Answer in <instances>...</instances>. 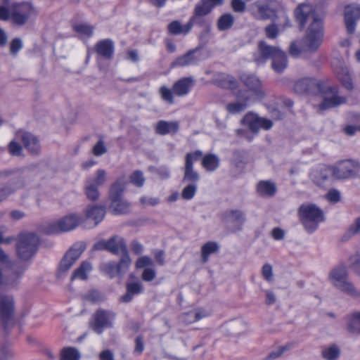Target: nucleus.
Here are the masks:
<instances>
[{
  "label": "nucleus",
  "mask_w": 360,
  "mask_h": 360,
  "mask_svg": "<svg viewBox=\"0 0 360 360\" xmlns=\"http://www.w3.org/2000/svg\"><path fill=\"white\" fill-rule=\"evenodd\" d=\"M196 190V184L190 183L183 189L181 196L185 200H190L194 196Z\"/></svg>",
  "instance_id": "52"
},
{
  "label": "nucleus",
  "mask_w": 360,
  "mask_h": 360,
  "mask_svg": "<svg viewBox=\"0 0 360 360\" xmlns=\"http://www.w3.org/2000/svg\"><path fill=\"white\" fill-rule=\"evenodd\" d=\"M124 184L121 181H115L110 189V210L115 214H124L129 212L130 203L122 197Z\"/></svg>",
  "instance_id": "5"
},
{
  "label": "nucleus",
  "mask_w": 360,
  "mask_h": 360,
  "mask_svg": "<svg viewBox=\"0 0 360 360\" xmlns=\"http://www.w3.org/2000/svg\"><path fill=\"white\" fill-rule=\"evenodd\" d=\"M302 224L308 232H313L319 223L323 221V212L315 205L303 204L298 210Z\"/></svg>",
  "instance_id": "3"
},
{
  "label": "nucleus",
  "mask_w": 360,
  "mask_h": 360,
  "mask_svg": "<svg viewBox=\"0 0 360 360\" xmlns=\"http://www.w3.org/2000/svg\"><path fill=\"white\" fill-rule=\"evenodd\" d=\"M224 219L228 223L241 225L245 220V214L239 210H229L224 213Z\"/></svg>",
  "instance_id": "32"
},
{
  "label": "nucleus",
  "mask_w": 360,
  "mask_h": 360,
  "mask_svg": "<svg viewBox=\"0 0 360 360\" xmlns=\"http://www.w3.org/2000/svg\"><path fill=\"white\" fill-rule=\"evenodd\" d=\"M84 250L85 245L82 243L73 245L61 260L59 271L60 272H65L69 270Z\"/></svg>",
  "instance_id": "14"
},
{
  "label": "nucleus",
  "mask_w": 360,
  "mask_h": 360,
  "mask_svg": "<svg viewBox=\"0 0 360 360\" xmlns=\"http://www.w3.org/2000/svg\"><path fill=\"white\" fill-rule=\"evenodd\" d=\"M159 93L161 96V98L165 102L172 104L174 102L173 91L165 86H162L159 89Z\"/></svg>",
  "instance_id": "49"
},
{
  "label": "nucleus",
  "mask_w": 360,
  "mask_h": 360,
  "mask_svg": "<svg viewBox=\"0 0 360 360\" xmlns=\"http://www.w3.org/2000/svg\"><path fill=\"white\" fill-rule=\"evenodd\" d=\"M22 43L20 38L13 39L10 44V52L13 55L22 49Z\"/></svg>",
  "instance_id": "59"
},
{
  "label": "nucleus",
  "mask_w": 360,
  "mask_h": 360,
  "mask_svg": "<svg viewBox=\"0 0 360 360\" xmlns=\"http://www.w3.org/2000/svg\"><path fill=\"white\" fill-rule=\"evenodd\" d=\"M39 240L33 233H23L19 235L17 244L18 256L24 259H29L36 252Z\"/></svg>",
  "instance_id": "7"
},
{
  "label": "nucleus",
  "mask_w": 360,
  "mask_h": 360,
  "mask_svg": "<svg viewBox=\"0 0 360 360\" xmlns=\"http://www.w3.org/2000/svg\"><path fill=\"white\" fill-rule=\"evenodd\" d=\"M234 17L231 13L222 14L217 22V26L219 31H225L231 29L234 24Z\"/></svg>",
  "instance_id": "37"
},
{
  "label": "nucleus",
  "mask_w": 360,
  "mask_h": 360,
  "mask_svg": "<svg viewBox=\"0 0 360 360\" xmlns=\"http://www.w3.org/2000/svg\"><path fill=\"white\" fill-rule=\"evenodd\" d=\"M117 266V263L114 262H109L102 264L101 266V270L109 277L114 278L116 276L120 275Z\"/></svg>",
  "instance_id": "44"
},
{
  "label": "nucleus",
  "mask_w": 360,
  "mask_h": 360,
  "mask_svg": "<svg viewBox=\"0 0 360 360\" xmlns=\"http://www.w3.org/2000/svg\"><path fill=\"white\" fill-rule=\"evenodd\" d=\"M257 189L261 195L273 196L276 191V185L269 181H262L259 182Z\"/></svg>",
  "instance_id": "38"
},
{
  "label": "nucleus",
  "mask_w": 360,
  "mask_h": 360,
  "mask_svg": "<svg viewBox=\"0 0 360 360\" xmlns=\"http://www.w3.org/2000/svg\"><path fill=\"white\" fill-rule=\"evenodd\" d=\"M105 214L103 206L95 205L86 210V217L95 221V226L103 220Z\"/></svg>",
  "instance_id": "35"
},
{
  "label": "nucleus",
  "mask_w": 360,
  "mask_h": 360,
  "mask_svg": "<svg viewBox=\"0 0 360 360\" xmlns=\"http://www.w3.org/2000/svg\"><path fill=\"white\" fill-rule=\"evenodd\" d=\"M115 316V314L112 311L98 309L93 316L90 326L95 333L100 335L104 328L112 326V320Z\"/></svg>",
  "instance_id": "12"
},
{
  "label": "nucleus",
  "mask_w": 360,
  "mask_h": 360,
  "mask_svg": "<svg viewBox=\"0 0 360 360\" xmlns=\"http://www.w3.org/2000/svg\"><path fill=\"white\" fill-rule=\"evenodd\" d=\"M24 185V178L21 175L17 176L15 181H12L9 183L0 184V202H3L9 195Z\"/></svg>",
  "instance_id": "19"
},
{
  "label": "nucleus",
  "mask_w": 360,
  "mask_h": 360,
  "mask_svg": "<svg viewBox=\"0 0 360 360\" xmlns=\"http://www.w3.org/2000/svg\"><path fill=\"white\" fill-rule=\"evenodd\" d=\"M259 56L255 58L257 63H262L265 60H272L271 67L277 73L282 72L288 65L286 54L279 48L267 44L261 41L258 44Z\"/></svg>",
  "instance_id": "1"
},
{
  "label": "nucleus",
  "mask_w": 360,
  "mask_h": 360,
  "mask_svg": "<svg viewBox=\"0 0 360 360\" xmlns=\"http://www.w3.org/2000/svg\"><path fill=\"white\" fill-rule=\"evenodd\" d=\"M37 14V8L32 1H23L11 4V22L15 25L24 26Z\"/></svg>",
  "instance_id": "2"
},
{
  "label": "nucleus",
  "mask_w": 360,
  "mask_h": 360,
  "mask_svg": "<svg viewBox=\"0 0 360 360\" xmlns=\"http://www.w3.org/2000/svg\"><path fill=\"white\" fill-rule=\"evenodd\" d=\"M129 179L130 182L137 187H142L145 182L143 173L138 170L131 174Z\"/></svg>",
  "instance_id": "53"
},
{
  "label": "nucleus",
  "mask_w": 360,
  "mask_h": 360,
  "mask_svg": "<svg viewBox=\"0 0 360 360\" xmlns=\"http://www.w3.org/2000/svg\"><path fill=\"white\" fill-rule=\"evenodd\" d=\"M192 30V21H189L182 25L179 20L172 21L167 25L168 32L173 35L186 34Z\"/></svg>",
  "instance_id": "26"
},
{
  "label": "nucleus",
  "mask_w": 360,
  "mask_h": 360,
  "mask_svg": "<svg viewBox=\"0 0 360 360\" xmlns=\"http://www.w3.org/2000/svg\"><path fill=\"white\" fill-rule=\"evenodd\" d=\"M323 35L324 28L322 18L309 22L303 38L306 49L311 52L316 51L323 42Z\"/></svg>",
  "instance_id": "4"
},
{
  "label": "nucleus",
  "mask_w": 360,
  "mask_h": 360,
  "mask_svg": "<svg viewBox=\"0 0 360 360\" xmlns=\"http://www.w3.org/2000/svg\"><path fill=\"white\" fill-rule=\"evenodd\" d=\"M319 91L323 94V101L319 105L321 110H325L335 108L340 105L345 104L347 102V98L340 96L338 89L336 86H320Z\"/></svg>",
  "instance_id": "9"
},
{
  "label": "nucleus",
  "mask_w": 360,
  "mask_h": 360,
  "mask_svg": "<svg viewBox=\"0 0 360 360\" xmlns=\"http://www.w3.org/2000/svg\"><path fill=\"white\" fill-rule=\"evenodd\" d=\"M80 359L79 352L74 347H65L62 349L60 360H79Z\"/></svg>",
  "instance_id": "43"
},
{
  "label": "nucleus",
  "mask_w": 360,
  "mask_h": 360,
  "mask_svg": "<svg viewBox=\"0 0 360 360\" xmlns=\"http://www.w3.org/2000/svg\"><path fill=\"white\" fill-rule=\"evenodd\" d=\"M193 85L194 79L192 77H183L174 84L172 91L177 96H184L188 94Z\"/></svg>",
  "instance_id": "22"
},
{
  "label": "nucleus",
  "mask_w": 360,
  "mask_h": 360,
  "mask_svg": "<svg viewBox=\"0 0 360 360\" xmlns=\"http://www.w3.org/2000/svg\"><path fill=\"white\" fill-rule=\"evenodd\" d=\"M243 121L250 130L254 133H257L261 128L268 130L273 126L271 120L258 117L253 113L247 114Z\"/></svg>",
  "instance_id": "15"
},
{
  "label": "nucleus",
  "mask_w": 360,
  "mask_h": 360,
  "mask_svg": "<svg viewBox=\"0 0 360 360\" xmlns=\"http://www.w3.org/2000/svg\"><path fill=\"white\" fill-rule=\"evenodd\" d=\"M322 357L326 360H336L340 355V349L335 345H331L323 349Z\"/></svg>",
  "instance_id": "42"
},
{
  "label": "nucleus",
  "mask_w": 360,
  "mask_h": 360,
  "mask_svg": "<svg viewBox=\"0 0 360 360\" xmlns=\"http://www.w3.org/2000/svg\"><path fill=\"white\" fill-rule=\"evenodd\" d=\"M143 290V287L140 282H127L126 283V292L120 297V301L124 303L131 302L134 296L141 293Z\"/></svg>",
  "instance_id": "23"
},
{
  "label": "nucleus",
  "mask_w": 360,
  "mask_h": 360,
  "mask_svg": "<svg viewBox=\"0 0 360 360\" xmlns=\"http://www.w3.org/2000/svg\"><path fill=\"white\" fill-rule=\"evenodd\" d=\"M347 271L345 266H338L330 273V278L333 284L342 292L350 295L356 294V289L352 283L347 281Z\"/></svg>",
  "instance_id": "8"
},
{
  "label": "nucleus",
  "mask_w": 360,
  "mask_h": 360,
  "mask_svg": "<svg viewBox=\"0 0 360 360\" xmlns=\"http://www.w3.org/2000/svg\"><path fill=\"white\" fill-rule=\"evenodd\" d=\"M214 7L206 0H200L194 8L193 15L190 20L193 22L197 20L198 15L205 16L210 14Z\"/></svg>",
  "instance_id": "30"
},
{
  "label": "nucleus",
  "mask_w": 360,
  "mask_h": 360,
  "mask_svg": "<svg viewBox=\"0 0 360 360\" xmlns=\"http://www.w3.org/2000/svg\"><path fill=\"white\" fill-rule=\"evenodd\" d=\"M221 85L224 88L235 89L237 82L233 77L227 76L221 81Z\"/></svg>",
  "instance_id": "63"
},
{
  "label": "nucleus",
  "mask_w": 360,
  "mask_h": 360,
  "mask_svg": "<svg viewBox=\"0 0 360 360\" xmlns=\"http://www.w3.org/2000/svg\"><path fill=\"white\" fill-rule=\"evenodd\" d=\"M94 249L97 250H105L114 255L122 254L128 250L124 238L118 236H114L108 240H101L97 242L94 244Z\"/></svg>",
  "instance_id": "13"
},
{
  "label": "nucleus",
  "mask_w": 360,
  "mask_h": 360,
  "mask_svg": "<svg viewBox=\"0 0 360 360\" xmlns=\"http://www.w3.org/2000/svg\"><path fill=\"white\" fill-rule=\"evenodd\" d=\"M153 264V262L150 257L147 256H143L139 257L136 262V267L138 269H141L147 266H151Z\"/></svg>",
  "instance_id": "62"
},
{
  "label": "nucleus",
  "mask_w": 360,
  "mask_h": 360,
  "mask_svg": "<svg viewBox=\"0 0 360 360\" xmlns=\"http://www.w3.org/2000/svg\"><path fill=\"white\" fill-rule=\"evenodd\" d=\"M321 84L313 78H304L297 81L294 84V91L302 94L307 92H315L320 89Z\"/></svg>",
  "instance_id": "18"
},
{
  "label": "nucleus",
  "mask_w": 360,
  "mask_h": 360,
  "mask_svg": "<svg viewBox=\"0 0 360 360\" xmlns=\"http://www.w3.org/2000/svg\"><path fill=\"white\" fill-rule=\"evenodd\" d=\"M208 316L209 313L207 311L200 309H196L184 314L181 319L185 323L191 324Z\"/></svg>",
  "instance_id": "29"
},
{
  "label": "nucleus",
  "mask_w": 360,
  "mask_h": 360,
  "mask_svg": "<svg viewBox=\"0 0 360 360\" xmlns=\"http://www.w3.org/2000/svg\"><path fill=\"white\" fill-rule=\"evenodd\" d=\"M241 80L248 88V90H246L245 91H248L250 93L249 95L250 98L252 94H259L261 82L257 77H256L255 75H244L241 77Z\"/></svg>",
  "instance_id": "24"
},
{
  "label": "nucleus",
  "mask_w": 360,
  "mask_h": 360,
  "mask_svg": "<svg viewBox=\"0 0 360 360\" xmlns=\"http://www.w3.org/2000/svg\"><path fill=\"white\" fill-rule=\"evenodd\" d=\"M197 51V49L188 51L183 56L178 57L172 65L184 67L195 63L198 60V58L195 56Z\"/></svg>",
  "instance_id": "27"
},
{
  "label": "nucleus",
  "mask_w": 360,
  "mask_h": 360,
  "mask_svg": "<svg viewBox=\"0 0 360 360\" xmlns=\"http://www.w3.org/2000/svg\"><path fill=\"white\" fill-rule=\"evenodd\" d=\"M17 141L15 139V140L12 141L8 144V151L9 153L14 156H19L21 155L22 151V146L17 143Z\"/></svg>",
  "instance_id": "56"
},
{
  "label": "nucleus",
  "mask_w": 360,
  "mask_h": 360,
  "mask_svg": "<svg viewBox=\"0 0 360 360\" xmlns=\"http://www.w3.org/2000/svg\"><path fill=\"white\" fill-rule=\"evenodd\" d=\"M202 165L206 170L213 172L219 167V159L214 154H207L202 160Z\"/></svg>",
  "instance_id": "36"
},
{
  "label": "nucleus",
  "mask_w": 360,
  "mask_h": 360,
  "mask_svg": "<svg viewBox=\"0 0 360 360\" xmlns=\"http://www.w3.org/2000/svg\"><path fill=\"white\" fill-rule=\"evenodd\" d=\"M91 269L92 266L90 262H83L81 265L73 271L71 280H86L88 278V273L91 271Z\"/></svg>",
  "instance_id": "34"
},
{
  "label": "nucleus",
  "mask_w": 360,
  "mask_h": 360,
  "mask_svg": "<svg viewBox=\"0 0 360 360\" xmlns=\"http://www.w3.org/2000/svg\"><path fill=\"white\" fill-rule=\"evenodd\" d=\"M303 51H307L303 44V47H300L296 41H292L289 47V53L293 57L299 56Z\"/></svg>",
  "instance_id": "58"
},
{
  "label": "nucleus",
  "mask_w": 360,
  "mask_h": 360,
  "mask_svg": "<svg viewBox=\"0 0 360 360\" xmlns=\"http://www.w3.org/2000/svg\"><path fill=\"white\" fill-rule=\"evenodd\" d=\"M347 331L353 335H360V311L354 313L347 324Z\"/></svg>",
  "instance_id": "39"
},
{
  "label": "nucleus",
  "mask_w": 360,
  "mask_h": 360,
  "mask_svg": "<svg viewBox=\"0 0 360 360\" xmlns=\"http://www.w3.org/2000/svg\"><path fill=\"white\" fill-rule=\"evenodd\" d=\"M0 20L4 21H11V4L8 8L0 6Z\"/></svg>",
  "instance_id": "60"
},
{
  "label": "nucleus",
  "mask_w": 360,
  "mask_h": 360,
  "mask_svg": "<svg viewBox=\"0 0 360 360\" xmlns=\"http://www.w3.org/2000/svg\"><path fill=\"white\" fill-rule=\"evenodd\" d=\"M360 18V6L349 5L345 8V24L347 31L352 34L354 32L356 21Z\"/></svg>",
  "instance_id": "16"
},
{
  "label": "nucleus",
  "mask_w": 360,
  "mask_h": 360,
  "mask_svg": "<svg viewBox=\"0 0 360 360\" xmlns=\"http://www.w3.org/2000/svg\"><path fill=\"white\" fill-rule=\"evenodd\" d=\"M231 6L236 13H243L246 10L245 3L243 0H231Z\"/></svg>",
  "instance_id": "57"
},
{
  "label": "nucleus",
  "mask_w": 360,
  "mask_h": 360,
  "mask_svg": "<svg viewBox=\"0 0 360 360\" xmlns=\"http://www.w3.org/2000/svg\"><path fill=\"white\" fill-rule=\"evenodd\" d=\"M331 174H333L332 167H323L313 171L311 177L316 184L322 186Z\"/></svg>",
  "instance_id": "28"
},
{
  "label": "nucleus",
  "mask_w": 360,
  "mask_h": 360,
  "mask_svg": "<svg viewBox=\"0 0 360 360\" xmlns=\"http://www.w3.org/2000/svg\"><path fill=\"white\" fill-rule=\"evenodd\" d=\"M349 261V267L352 271L360 276V255L358 253L354 254L350 257Z\"/></svg>",
  "instance_id": "54"
},
{
  "label": "nucleus",
  "mask_w": 360,
  "mask_h": 360,
  "mask_svg": "<svg viewBox=\"0 0 360 360\" xmlns=\"http://www.w3.org/2000/svg\"><path fill=\"white\" fill-rule=\"evenodd\" d=\"M359 233H360V217L356 219L354 224H352L348 229V233L352 236L358 234Z\"/></svg>",
  "instance_id": "64"
},
{
  "label": "nucleus",
  "mask_w": 360,
  "mask_h": 360,
  "mask_svg": "<svg viewBox=\"0 0 360 360\" xmlns=\"http://www.w3.org/2000/svg\"><path fill=\"white\" fill-rule=\"evenodd\" d=\"M131 264V259L129 255L128 250L121 254V258L118 263H117V267L120 276H123L127 273Z\"/></svg>",
  "instance_id": "40"
},
{
  "label": "nucleus",
  "mask_w": 360,
  "mask_h": 360,
  "mask_svg": "<svg viewBox=\"0 0 360 360\" xmlns=\"http://www.w3.org/2000/svg\"><path fill=\"white\" fill-rule=\"evenodd\" d=\"M106 181V172L103 169H98L96 172V176L94 178H90L86 180L88 182H93L96 186L103 185Z\"/></svg>",
  "instance_id": "48"
},
{
  "label": "nucleus",
  "mask_w": 360,
  "mask_h": 360,
  "mask_svg": "<svg viewBox=\"0 0 360 360\" xmlns=\"http://www.w3.org/2000/svg\"><path fill=\"white\" fill-rule=\"evenodd\" d=\"M333 176L337 179L356 176L360 171V165L352 160L340 161L332 167Z\"/></svg>",
  "instance_id": "10"
},
{
  "label": "nucleus",
  "mask_w": 360,
  "mask_h": 360,
  "mask_svg": "<svg viewBox=\"0 0 360 360\" xmlns=\"http://www.w3.org/2000/svg\"><path fill=\"white\" fill-rule=\"evenodd\" d=\"M106 152L107 149L104 145V142L102 140L98 141L92 149L93 154L96 156L101 155Z\"/></svg>",
  "instance_id": "61"
},
{
  "label": "nucleus",
  "mask_w": 360,
  "mask_h": 360,
  "mask_svg": "<svg viewBox=\"0 0 360 360\" xmlns=\"http://www.w3.org/2000/svg\"><path fill=\"white\" fill-rule=\"evenodd\" d=\"M15 139L22 142L25 148L32 154H38L40 146L37 138L33 134L23 131H19L15 134Z\"/></svg>",
  "instance_id": "17"
},
{
  "label": "nucleus",
  "mask_w": 360,
  "mask_h": 360,
  "mask_svg": "<svg viewBox=\"0 0 360 360\" xmlns=\"http://www.w3.org/2000/svg\"><path fill=\"white\" fill-rule=\"evenodd\" d=\"M252 15L259 20H268L271 17L272 10L264 0H257L250 8Z\"/></svg>",
  "instance_id": "21"
},
{
  "label": "nucleus",
  "mask_w": 360,
  "mask_h": 360,
  "mask_svg": "<svg viewBox=\"0 0 360 360\" xmlns=\"http://www.w3.org/2000/svg\"><path fill=\"white\" fill-rule=\"evenodd\" d=\"M94 27L85 24H79L74 25V30L77 33L84 37H90L93 34Z\"/></svg>",
  "instance_id": "50"
},
{
  "label": "nucleus",
  "mask_w": 360,
  "mask_h": 360,
  "mask_svg": "<svg viewBox=\"0 0 360 360\" xmlns=\"http://www.w3.org/2000/svg\"><path fill=\"white\" fill-rule=\"evenodd\" d=\"M82 221L83 218L80 214H68L60 220L47 224L44 228V231L48 234L69 231L79 226Z\"/></svg>",
  "instance_id": "6"
},
{
  "label": "nucleus",
  "mask_w": 360,
  "mask_h": 360,
  "mask_svg": "<svg viewBox=\"0 0 360 360\" xmlns=\"http://www.w3.org/2000/svg\"><path fill=\"white\" fill-rule=\"evenodd\" d=\"M294 14L301 29L304 27L307 22H311L322 18L314 6L307 3L298 5L294 11Z\"/></svg>",
  "instance_id": "11"
},
{
  "label": "nucleus",
  "mask_w": 360,
  "mask_h": 360,
  "mask_svg": "<svg viewBox=\"0 0 360 360\" xmlns=\"http://www.w3.org/2000/svg\"><path fill=\"white\" fill-rule=\"evenodd\" d=\"M96 51L98 54L105 58H110L113 53L112 41L110 39H104L98 42L96 46Z\"/></svg>",
  "instance_id": "31"
},
{
  "label": "nucleus",
  "mask_w": 360,
  "mask_h": 360,
  "mask_svg": "<svg viewBox=\"0 0 360 360\" xmlns=\"http://www.w3.org/2000/svg\"><path fill=\"white\" fill-rule=\"evenodd\" d=\"M85 193L87 198L91 201H96L98 199L99 192L98 186L93 184V182L86 181Z\"/></svg>",
  "instance_id": "45"
},
{
  "label": "nucleus",
  "mask_w": 360,
  "mask_h": 360,
  "mask_svg": "<svg viewBox=\"0 0 360 360\" xmlns=\"http://www.w3.org/2000/svg\"><path fill=\"white\" fill-rule=\"evenodd\" d=\"M219 245L216 242L210 241L205 243L201 248V257L204 263L208 260L209 255L219 250Z\"/></svg>",
  "instance_id": "41"
},
{
  "label": "nucleus",
  "mask_w": 360,
  "mask_h": 360,
  "mask_svg": "<svg viewBox=\"0 0 360 360\" xmlns=\"http://www.w3.org/2000/svg\"><path fill=\"white\" fill-rule=\"evenodd\" d=\"M262 275L268 282H272L274 280L273 267L269 264H265L262 268Z\"/></svg>",
  "instance_id": "55"
},
{
  "label": "nucleus",
  "mask_w": 360,
  "mask_h": 360,
  "mask_svg": "<svg viewBox=\"0 0 360 360\" xmlns=\"http://www.w3.org/2000/svg\"><path fill=\"white\" fill-rule=\"evenodd\" d=\"M82 297L85 301L91 303H99L104 300V297L103 295L99 291L96 290H89L85 293Z\"/></svg>",
  "instance_id": "46"
},
{
  "label": "nucleus",
  "mask_w": 360,
  "mask_h": 360,
  "mask_svg": "<svg viewBox=\"0 0 360 360\" xmlns=\"http://www.w3.org/2000/svg\"><path fill=\"white\" fill-rule=\"evenodd\" d=\"M184 172L183 181L184 183L190 182L195 184L200 179L198 173L194 171L193 165L188 159L185 162Z\"/></svg>",
  "instance_id": "33"
},
{
  "label": "nucleus",
  "mask_w": 360,
  "mask_h": 360,
  "mask_svg": "<svg viewBox=\"0 0 360 360\" xmlns=\"http://www.w3.org/2000/svg\"><path fill=\"white\" fill-rule=\"evenodd\" d=\"M248 91H240L238 95V101L230 103L226 105V110L233 114L240 112L245 110L248 103L250 100Z\"/></svg>",
  "instance_id": "20"
},
{
  "label": "nucleus",
  "mask_w": 360,
  "mask_h": 360,
  "mask_svg": "<svg viewBox=\"0 0 360 360\" xmlns=\"http://www.w3.org/2000/svg\"><path fill=\"white\" fill-rule=\"evenodd\" d=\"M264 33L267 38L274 39L277 38L279 34V29L277 25L271 23L264 28Z\"/></svg>",
  "instance_id": "51"
},
{
  "label": "nucleus",
  "mask_w": 360,
  "mask_h": 360,
  "mask_svg": "<svg viewBox=\"0 0 360 360\" xmlns=\"http://www.w3.org/2000/svg\"><path fill=\"white\" fill-rule=\"evenodd\" d=\"M337 76L340 82L346 89H352V82L347 69H342L341 72H337Z\"/></svg>",
  "instance_id": "47"
},
{
  "label": "nucleus",
  "mask_w": 360,
  "mask_h": 360,
  "mask_svg": "<svg viewBox=\"0 0 360 360\" xmlns=\"http://www.w3.org/2000/svg\"><path fill=\"white\" fill-rule=\"evenodd\" d=\"M179 128V122L176 121L167 122L159 121L155 125V132L160 135H165L167 134H175L178 131Z\"/></svg>",
  "instance_id": "25"
}]
</instances>
